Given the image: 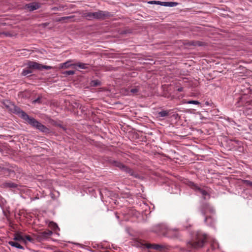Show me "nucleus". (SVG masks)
<instances>
[{"label": "nucleus", "mask_w": 252, "mask_h": 252, "mask_svg": "<svg viewBox=\"0 0 252 252\" xmlns=\"http://www.w3.org/2000/svg\"><path fill=\"white\" fill-rule=\"evenodd\" d=\"M109 162L113 166L118 167L122 171L129 174L130 176L135 178H139L140 177L139 175L137 173L135 172L131 169L124 165L119 161L110 159L109 160Z\"/></svg>", "instance_id": "nucleus-1"}, {"label": "nucleus", "mask_w": 252, "mask_h": 252, "mask_svg": "<svg viewBox=\"0 0 252 252\" xmlns=\"http://www.w3.org/2000/svg\"><path fill=\"white\" fill-rule=\"evenodd\" d=\"M3 106L10 112L18 115L19 116L23 110L19 107L15 106L8 100H5L2 102Z\"/></svg>", "instance_id": "nucleus-2"}, {"label": "nucleus", "mask_w": 252, "mask_h": 252, "mask_svg": "<svg viewBox=\"0 0 252 252\" xmlns=\"http://www.w3.org/2000/svg\"><path fill=\"white\" fill-rule=\"evenodd\" d=\"M206 240V236L203 235L200 237H198L196 241L193 242H189L188 243V246L189 248L199 249L202 248Z\"/></svg>", "instance_id": "nucleus-3"}, {"label": "nucleus", "mask_w": 252, "mask_h": 252, "mask_svg": "<svg viewBox=\"0 0 252 252\" xmlns=\"http://www.w3.org/2000/svg\"><path fill=\"white\" fill-rule=\"evenodd\" d=\"M27 65L30 69H34L41 70L43 69L49 70L52 69L53 67L51 66L43 65L38 63L32 61H29Z\"/></svg>", "instance_id": "nucleus-4"}, {"label": "nucleus", "mask_w": 252, "mask_h": 252, "mask_svg": "<svg viewBox=\"0 0 252 252\" xmlns=\"http://www.w3.org/2000/svg\"><path fill=\"white\" fill-rule=\"evenodd\" d=\"M20 117L22 119L26 121L31 126L35 128L39 123V122L37 121L34 118L30 117L26 113L23 111L20 114Z\"/></svg>", "instance_id": "nucleus-5"}, {"label": "nucleus", "mask_w": 252, "mask_h": 252, "mask_svg": "<svg viewBox=\"0 0 252 252\" xmlns=\"http://www.w3.org/2000/svg\"><path fill=\"white\" fill-rule=\"evenodd\" d=\"M110 16H111V13L106 11L98 10L97 11L93 12L94 20H104Z\"/></svg>", "instance_id": "nucleus-6"}, {"label": "nucleus", "mask_w": 252, "mask_h": 252, "mask_svg": "<svg viewBox=\"0 0 252 252\" xmlns=\"http://www.w3.org/2000/svg\"><path fill=\"white\" fill-rule=\"evenodd\" d=\"M26 8L30 11L38 9L40 7V4L37 2H31L26 5Z\"/></svg>", "instance_id": "nucleus-7"}, {"label": "nucleus", "mask_w": 252, "mask_h": 252, "mask_svg": "<svg viewBox=\"0 0 252 252\" xmlns=\"http://www.w3.org/2000/svg\"><path fill=\"white\" fill-rule=\"evenodd\" d=\"M140 93V87L139 86H135L133 88L129 89L128 91L127 94L128 95H139Z\"/></svg>", "instance_id": "nucleus-8"}, {"label": "nucleus", "mask_w": 252, "mask_h": 252, "mask_svg": "<svg viewBox=\"0 0 252 252\" xmlns=\"http://www.w3.org/2000/svg\"><path fill=\"white\" fill-rule=\"evenodd\" d=\"M189 186L197 192L200 193L201 195H202L203 192H204L205 190L204 189L200 188L193 182H189Z\"/></svg>", "instance_id": "nucleus-9"}, {"label": "nucleus", "mask_w": 252, "mask_h": 252, "mask_svg": "<svg viewBox=\"0 0 252 252\" xmlns=\"http://www.w3.org/2000/svg\"><path fill=\"white\" fill-rule=\"evenodd\" d=\"M72 60H68L65 63L60 64V68H67L71 66L74 67V63H71Z\"/></svg>", "instance_id": "nucleus-10"}, {"label": "nucleus", "mask_w": 252, "mask_h": 252, "mask_svg": "<svg viewBox=\"0 0 252 252\" xmlns=\"http://www.w3.org/2000/svg\"><path fill=\"white\" fill-rule=\"evenodd\" d=\"M36 128L42 132L47 133L49 132V129L44 125L41 124L40 122L37 125Z\"/></svg>", "instance_id": "nucleus-11"}, {"label": "nucleus", "mask_w": 252, "mask_h": 252, "mask_svg": "<svg viewBox=\"0 0 252 252\" xmlns=\"http://www.w3.org/2000/svg\"><path fill=\"white\" fill-rule=\"evenodd\" d=\"M75 66H78L80 69H86L89 67V64L78 62L74 63V68H75Z\"/></svg>", "instance_id": "nucleus-12"}, {"label": "nucleus", "mask_w": 252, "mask_h": 252, "mask_svg": "<svg viewBox=\"0 0 252 252\" xmlns=\"http://www.w3.org/2000/svg\"><path fill=\"white\" fill-rule=\"evenodd\" d=\"M204 221L207 224L210 226H213L214 219L212 217L208 216L205 217Z\"/></svg>", "instance_id": "nucleus-13"}, {"label": "nucleus", "mask_w": 252, "mask_h": 252, "mask_svg": "<svg viewBox=\"0 0 252 252\" xmlns=\"http://www.w3.org/2000/svg\"><path fill=\"white\" fill-rule=\"evenodd\" d=\"M167 234L170 235L171 234H173V236L178 238L179 236V233L177 231L176 229H169L167 230Z\"/></svg>", "instance_id": "nucleus-14"}, {"label": "nucleus", "mask_w": 252, "mask_h": 252, "mask_svg": "<svg viewBox=\"0 0 252 252\" xmlns=\"http://www.w3.org/2000/svg\"><path fill=\"white\" fill-rule=\"evenodd\" d=\"M160 5L165 6L174 7L178 5L177 2L170 1V2H160Z\"/></svg>", "instance_id": "nucleus-15"}, {"label": "nucleus", "mask_w": 252, "mask_h": 252, "mask_svg": "<svg viewBox=\"0 0 252 252\" xmlns=\"http://www.w3.org/2000/svg\"><path fill=\"white\" fill-rule=\"evenodd\" d=\"M148 248H152L157 250H161L164 248V247L163 245L158 244H151L148 246Z\"/></svg>", "instance_id": "nucleus-16"}, {"label": "nucleus", "mask_w": 252, "mask_h": 252, "mask_svg": "<svg viewBox=\"0 0 252 252\" xmlns=\"http://www.w3.org/2000/svg\"><path fill=\"white\" fill-rule=\"evenodd\" d=\"M13 240L18 241H25V238L19 233H16L14 234Z\"/></svg>", "instance_id": "nucleus-17"}, {"label": "nucleus", "mask_w": 252, "mask_h": 252, "mask_svg": "<svg viewBox=\"0 0 252 252\" xmlns=\"http://www.w3.org/2000/svg\"><path fill=\"white\" fill-rule=\"evenodd\" d=\"M83 17L88 20H93V12H84L83 14Z\"/></svg>", "instance_id": "nucleus-18"}, {"label": "nucleus", "mask_w": 252, "mask_h": 252, "mask_svg": "<svg viewBox=\"0 0 252 252\" xmlns=\"http://www.w3.org/2000/svg\"><path fill=\"white\" fill-rule=\"evenodd\" d=\"M169 111L168 110H162L160 112H158V115L159 117H165L169 115Z\"/></svg>", "instance_id": "nucleus-19"}, {"label": "nucleus", "mask_w": 252, "mask_h": 252, "mask_svg": "<svg viewBox=\"0 0 252 252\" xmlns=\"http://www.w3.org/2000/svg\"><path fill=\"white\" fill-rule=\"evenodd\" d=\"M8 244L12 247H14L20 249H24V247L17 242L14 241H9Z\"/></svg>", "instance_id": "nucleus-20"}, {"label": "nucleus", "mask_w": 252, "mask_h": 252, "mask_svg": "<svg viewBox=\"0 0 252 252\" xmlns=\"http://www.w3.org/2000/svg\"><path fill=\"white\" fill-rule=\"evenodd\" d=\"M189 45L194 46H202L204 45V43L199 41H191L189 42Z\"/></svg>", "instance_id": "nucleus-21"}, {"label": "nucleus", "mask_w": 252, "mask_h": 252, "mask_svg": "<svg viewBox=\"0 0 252 252\" xmlns=\"http://www.w3.org/2000/svg\"><path fill=\"white\" fill-rule=\"evenodd\" d=\"M52 234L51 231L48 230L47 231H44L41 233V235L42 238L45 239L48 237L51 236Z\"/></svg>", "instance_id": "nucleus-22"}, {"label": "nucleus", "mask_w": 252, "mask_h": 252, "mask_svg": "<svg viewBox=\"0 0 252 252\" xmlns=\"http://www.w3.org/2000/svg\"><path fill=\"white\" fill-rule=\"evenodd\" d=\"M72 18H73V17H72V16L63 17L60 18L58 19H57V21L61 22L62 21H65L66 20L71 19Z\"/></svg>", "instance_id": "nucleus-23"}, {"label": "nucleus", "mask_w": 252, "mask_h": 252, "mask_svg": "<svg viewBox=\"0 0 252 252\" xmlns=\"http://www.w3.org/2000/svg\"><path fill=\"white\" fill-rule=\"evenodd\" d=\"M32 73V71L30 69V68L28 69H23L22 72V75L23 76H27Z\"/></svg>", "instance_id": "nucleus-24"}, {"label": "nucleus", "mask_w": 252, "mask_h": 252, "mask_svg": "<svg viewBox=\"0 0 252 252\" xmlns=\"http://www.w3.org/2000/svg\"><path fill=\"white\" fill-rule=\"evenodd\" d=\"M5 186L8 188H15L16 187V185L11 182H7L5 184Z\"/></svg>", "instance_id": "nucleus-25"}, {"label": "nucleus", "mask_w": 252, "mask_h": 252, "mask_svg": "<svg viewBox=\"0 0 252 252\" xmlns=\"http://www.w3.org/2000/svg\"><path fill=\"white\" fill-rule=\"evenodd\" d=\"M242 182L243 184H245L246 186L248 187H252V182L250 180H242Z\"/></svg>", "instance_id": "nucleus-26"}, {"label": "nucleus", "mask_w": 252, "mask_h": 252, "mask_svg": "<svg viewBox=\"0 0 252 252\" xmlns=\"http://www.w3.org/2000/svg\"><path fill=\"white\" fill-rule=\"evenodd\" d=\"M202 196L204 199H208L210 198V195L208 193V192L205 189L204 192H203Z\"/></svg>", "instance_id": "nucleus-27"}, {"label": "nucleus", "mask_w": 252, "mask_h": 252, "mask_svg": "<svg viewBox=\"0 0 252 252\" xmlns=\"http://www.w3.org/2000/svg\"><path fill=\"white\" fill-rule=\"evenodd\" d=\"M3 35L6 37H11L12 34L9 32H0V36Z\"/></svg>", "instance_id": "nucleus-28"}, {"label": "nucleus", "mask_w": 252, "mask_h": 252, "mask_svg": "<svg viewBox=\"0 0 252 252\" xmlns=\"http://www.w3.org/2000/svg\"><path fill=\"white\" fill-rule=\"evenodd\" d=\"M63 74L66 76L72 75L75 74V72L73 70H67L63 72Z\"/></svg>", "instance_id": "nucleus-29"}, {"label": "nucleus", "mask_w": 252, "mask_h": 252, "mask_svg": "<svg viewBox=\"0 0 252 252\" xmlns=\"http://www.w3.org/2000/svg\"><path fill=\"white\" fill-rule=\"evenodd\" d=\"M50 226L53 229L56 230V229H59L58 226L57 224L53 222H51L49 224Z\"/></svg>", "instance_id": "nucleus-30"}, {"label": "nucleus", "mask_w": 252, "mask_h": 252, "mask_svg": "<svg viewBox=\"0 0 252 252\" xmlns=\"http://www.w3.org/2000/svg\"><path fill=\"white\" fill-rule=\"evenodd\" d=\"M186 103L187 104H192L196 105H198L200 104V102L197 100H189L186 102Z\"/></svg>", "instance_id": "nucleus-31"}, {"label": "nucleus", "mask_w": 252, "mask_h": 252, "mask_svg": "<svg viewBox=\"0 0 252 252\" xmlns=\"http://www.w3.org/2000/svg\"><path fill=\"white\" fill-rule=\"evenodd\" d=\"M41 97L39 96L36 99L33 100L32 101V103L33 104L41 103Z\"/></svg>", "instance_id": "nucleus-32"}, {"label": "nucleus", "mask_w": 252, "mask_h": 252, "mask_svg": "<svg viewBox=\"0 0 252 252\" xmlns=\"http://www.w3.org/2000/svg\"><path fill=\"white\" fill-rule=\"evenodd\" d=\"M26 239L27 241H29V242H33L34 241V239H32L30 236L29 235H27L25 236V239Z\"/></svg>", "instance_id": "nucleus-33"}, {"label": "nucleus", "mask_w": 252, "mask_h": 252, "mask_svg": "<svg viewBox=\"0 0 252 252\" xmlns=\"http://www.w3.org/2000/svg\"><path fill=\"white\" fill-rule=\"evenodd\" d=\"M92 85L94 86H97L99 85V82L98 81H93L92 82Z\"/></svg>", "instance_id": "nucleus-34"}, {"label": "nucleus", "mask_w": 252, "mask_h": 252, "mask_svg": "<svg viewBox=\"0 0 252 252\" xmlns=\"http://www.w3.org/2000/svg\"><path fill=\"white\" fill-rule=\"evenodd\" d=\"M160 2L161 1H150L149 3H157V4H160Z\"/></svg>", "instance_id": "nucleus-35"}, {"label": "nucleus", "mask_w": 252, "mask_h": 252, "mask_svg": "<svg viewBox=\"0 0 252 252\" xmlns=\"http://www.w3.org/2000/svg\"><path fill=\"white\" fill-rule=\"evenodd\" d=\"M208 209L209 211L211 213H213L214 211V209L211 207L208 206Z\"/></svg>", "instance_id": "nucleus-36"}, {"label": "nucleus", "mask_w": 252, "mask_h": 252, "mask_svg": "<svg viewBox=\"0 0 252 252\" xmlns=\"http://www.w3.org/2000/svg\"><path fill=\"white\" fill-rule=\"evenodd\" d=\"M177 91L179 92H181L183 91V88L182 87H180V88H179L178 89H177Z\"/></svg>", "instance_id": "nucleus-37"}, {"label": "nucleus", "mask_w": 252, "mask_h": 252, "mask_svg": "<svg viewBox=\"0 0 252 252\" xmlns=\"http://www.w3.org/2000/svg\"><path fill=\"white\" fill-rule=\"evenodd\" d=\"M49 25V23H43L42 24V26L43 27H46V26H47L48 25Z\"/></svg>", "instance_id": "nucleus-38"}, {"label": "nucleus", "mask_w": 252, "mask_h": 252, "mask_svg": "<svg viewBox=\"0 0 252 252\" xmlns=\"http://www.w3.org/2000/svg\"><path fill=\"white\" fill-rule=\"evenodd\" d=\"M59 8L58 7H54L53 8V10H58Z\"/></svg>", "instance_id": "nucleus-39"}, {"label": "nucleus", "mask_w": 252, "mask_h": 252, "mask_svg": "<svg viewBox=\"0 0 252 252\" xmlns=\"http://www.w3.org/2000/svg\"><path fill=\"white\" fill-rule=\"evenodd\" d=\"M215 244H216V245H218V244H217V242H214V244H213V245H214V246H213V247H214V248H215Z\"/></svg>", "instance_id": "nucleus-40"}, {"label": "nucleus", "mask_w": 252, "mask_h": 252, "mask_svg": "<svg viewBox=\"0 0 252 252\" xmlns=\"http://www.w3.org/2000/svg\"><path fill=\"white\" fill-rule=\"evenodd\" d=\"M234 142L235 143H237V144H238V143H239V141H237V140H234Z\"/></svg>", "instance_id": "nucleus-41"}, {"label": "nucleus", "mask_w": 252, "mask_h": 252, "mask_svg": "<svg viewBox=\"0 0 252 252\" xmlns=\"http://www.w3.org/2000/svg\"><path fill=\"white\" fill-rule=\"evenodd\" d=\"M206 104L207 105H209V103H208V102H206Z\"/></svg>", "instance_id": "nucleus-42"}, {"label": "nucleus", "mask_w": 252, "mask_h": 252, "mask_svg": "<svg viewBox=\"0 0 252 252\" xmlns=\"http://www.w3.org/2000/svg\"><path fill=\"white\" fill-rule=\"evenodd\" d=\"M202 214H203V215H205V213H204V212H202Z\"/></svg>", "instance_id": "nucleus-43"}]
</instances>
